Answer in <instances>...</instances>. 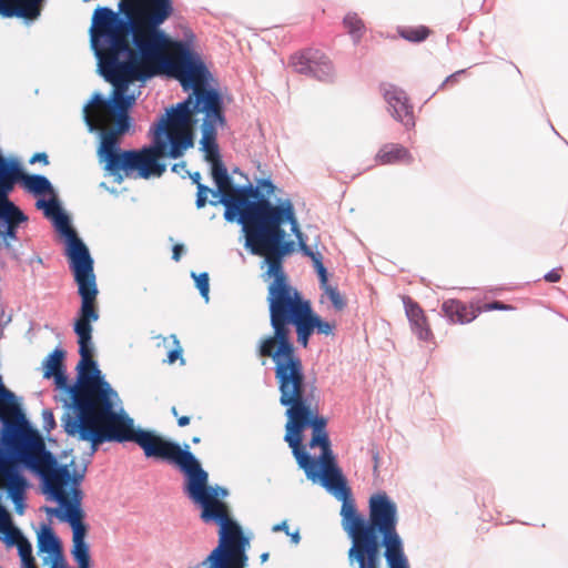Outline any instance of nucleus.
<instances>
[{
  "label": "nucleus",
  "instance_id": "25",
  "mask_svg": "<svg viewBox=\"0 0 568 568\" xmlns=\"http://www.w3.org/2000/svg\"><path fill=\"white\" fill-rule=\"evenodd\" d=\"M0 530L6 535L9 545H18L24 539L21 531L13 527L10 521L8 511L0 506Z\"/></svg>",
  "mask_w": 568,
  "mask_h": 568
},
{
  "label": "nucleus",
  "instance_id": "6",
  "mask_svg": "<svg viewBox=\"0 0 568 568\" xmlns=\"http://www.w3.org/2000/svg\"><path fill=\"white\" fill-rule=\"evenodd\" d=\"M202 118V150L205 152V160L212 163V178L221 193L220 201H211L212 205L223 204L225 207L224 217L229 222L242 223L265 199H257L258 192L250 185L234 186L219 155L216 143L217 126L225 124L223 105L199 111Z\"/></svg>",
  "mask_w": 568,
  "mask_h": 568
},
{
  "label": "nucleus",
  "instance_id": "38",
  "mask_svg": "<svg viewBox=\"0 0 568 568\" xmlns=\"http://www.w3.org/2000/svg\"><path fill=\"white\" fill-rule=\"evenodd\" d=\"M315 270H316V272L318 274V277H320L321 288L323 290V288L329 286L331 284H328L327 271H326L324 264L321 265V266L315 267Z\"/></svg>",
  "mask_w": 568,
  "mask_h": 568
},
{
  "label": "nucleus",
  "instance_id": "41",
  "mask_svg": "<svg viewBox=\"0 0 568 568\" xmlns=\"http://www.w3.org/2000/svg\"><path fill=\"white\" fill-rule=\"evenodd\" d=\"M43 418L48 426V429L53 428L55 426L54 416L51 410H43Z\"/></svg>",
  "mask_w": 568,
  "mask_h": 568
},
{
  "label": "nucleus",
  "instance_id": "11",
  "mask_svg": "<svg viewBox=\"0 0 568 568\" xmlns=\"http://www.w3.org/2000/svg\"><path fill=\"white\" fill-rule=\"evenodd\" d=\"M58 230L67 237V256L70 270L73 273L80 296L98 297V285L93 270V258L87 245L78 237L70 226L69 219L62 212L53 217Z\"/></svg>",
  "mask_w": 568,
  "mask_h": 568
},
{
  "label": "nucleus",
  "instance_id": "44",
  "mask_svg": "<svg viewBox=\"0 0 568 568\" xmlns=\"http://www.w3.org/2000/svg\"><path fill=\"white\" fill-rule=\"evenodd\" d=\"M183 245L182 244H175L173 246V254H172V258L174 261H179L181 258V254L183 252Z\"/></svg>",
  "mask_w": 568,
  "mask_h": 568
},
{
  "label": "nucleus",
  "instance_id": "39",
  "mask_svg": "<svg viewBox=\"0 0 568 568\" xmlns=\"http://www.w3.org/2000/svg\"><path fill=\"white\" fill-rule=\"evenodd\" d=\"M561 271H562L561 267L551 270L544 276L545 281L550 282V283L559 282L561 278Z\"/></svg>",
  "mask_w": 568,
  "mask_h": 568
},
{
  "label": "nucleus",
  "instance_id": "35",
  "mask_svg": "<svg viewBox=\"0 0 568 568\" xmlns=\"http://www.w3.org/2000/svg\"><path fill=\"white\" fill-rule=\"evenodd\" d=\"M479 308H480V313H481V312H489V311H509V310H513V306L508 305V304H504L499 301H495L491 303H486Z\"/></svg>",
  "mask_w": 568,
  "mask_h": 568
},
{
  "label": "nucleus",
  "instance_id": "36",
  "mask_svg": "<svg viewBox=\"0 0 568 568\" xmlns=\"http://www.w3.org/2000/svg\"><path fill=\"white\" fill-rule=\"evenodd\" d=\"M174 343L176 344V347L169 352L168 354V362L170 364H173L176 359L182 357V348L179 345V341L174 338Z\"/></svg>",
  "mask_w": 568,
  "mask_h": 568
},
{
  "label": "nucleus",
  "instance_id": "51",
  "mask_svg": "<svg viewBox=\"0 0 568 568\" xmlns=\"http://www.w3.org/2000/svg\"><path fill=\"white\" fill-rule=\"evenodd\" d=\"M10 321H11V316H9V317L7 318V321L4 322V324H8Z\"/></svg>",
  "mask_w": 568,
  "mask_h": 568
},
{
  "label": "nucleus",
  "instance_id": "4",
  "mask_svg": "<svg viewBox=\"0 0 568 568\" xmlns=\"http://www.w3.org/2000/svg\"><path fill=\"white\" fill-rule=\"evenodd\" d=\"M278 390L281 405L287 407L284 439L300 468L308 479L321 480L325 488L339 495L344 499L343 505L347 503L355 507L353 501L347 500L349 488L331 449L327 419L312 404L313 395L307 393L306 383Z\"/></svg>",
  "mask_w": 568,
  "mask_h": 568
},
{
  "label": "nucleus",
  "instance_id": "49",
  "mask_svg": "<svg viewBox=\"0 0 568 568\" xmlns=\"http://www.w3.org/2000/svg\"><path fill=\"white\" fill-rule=\"evenodd\" d=\"M23 568H37V565L34 562V564H30V565L23 566Z\"/></svg>",
  "mask_w": 568,
  "mask_h": 568
},
{
  "label": "nucleus",
  "instance_id": "33",
  "mask_svg": "<svg viewBox=\"0 0 568 568\" xmlns=\"http://www.w3.org/2000/svg\"><path fill=\"white\" fill-rule=\"evenodd\" d=\"M251 186L254 189L253 185H251ZM258 189H262L263 191H265L266 195L270 196L274 193L275 185L270 180L263 179L258 182L257 187H255V190H258ZM257 192H258L257 199H253L252 201H257L260 199H264V196H261L260 191H257ZM265 200H267L272 205H274L267 197H265ZM278 204H280V202L276 205H278Z\"/></svg>",
  "mask_w": 568,
  "mask_h": 568
},
{
  "label": "nucleus",
  "instance_id": "50",
  "mask_svg": "<svg viewBox=\"0 0 568 568\" xmlns=\"http://www.w3.org/2000/svg\"><path fill=\"white\" fill-rule=\"evenodd\" d=\"M192 442H193L194 444H197V443H200V438H199V437H193Z\"/></svg>",
  "mask_w": 568,
  "mask_h": 568
},
{
  "label": "nucleus",
  "instance_id": "47",
  "mask_svg": "<svg viewBox=\"0 0 568 568\" xmlns=\"http://www.w3.org/2000/svg\"><path fill=\"white\" fill-rule=\"evenodd\" d=\"M268 557H270V554H268V552H263V554L260 556L261 562H265V561H267Z\"/></svg>",
  "mask_w": 568,
  "mask_h": 568
},
{
  "label": "nucleus",
  "instance_id": "9",
  "mask_svg": "<svg viewBox=\"0 0 568 568\" xmlns=\"http://www.w3.org/2000/svg\"><path fill=\"white\" fill-rule=\"evenodd\" d=\"M173 6V0H120L119 17L110 8L99 7L94 10L90 29L91 47L94 53L108 48L130 32L163 16L164 10Z\"/></svg>",
  "mask_w": 568,
  "mask_h": 568
},
{
  "label": "nucleus",
  "instance_id": "31",
  "mask_svg": "<svg viewBox=\"0 0 568 568\" xmlns=\"http://www.w3.org/2000/svg\"><path fill=\"white\" fill-rule=\"evenodd\" d=\"M37 206L40 209H44V214L49 217H54L61 212L59 204L54 200H39L37 202Z\"/></svg>",
  "mask_w": 568,
  "mask_h": 568
},
{
  "label": "nucleus",
  "instance_id": "30",
  "mask_svg": "<svg viewBox=\"0 0 568 568\" xmlns=\"http://www.w3.org/2000/svg\"><path fill=\"white\" fill-rule=\"evenodd\" d=\"M21 557L22 566H27L30 564H34V558L32 556V546L28 541L27 538L21 540L18 545H16Z\"/></svg>",
  "mask_w": 568,
  "mask_h": 568
},
{
  "label": "nucleus",
  "instance_id": "48",
  "mask_svg": "<svg viewBox=\"0 0 568 568\" xmlns=\"http://www.w3.org/2000/svg\"><path fill=\"white\" fill-rule=\"evenodd\" d=\"M374 460H375L374 469L376 470L377 469V463H378V455L377 454L374 455Z\"/></svg>",
  "mask_w": 568,
  "mask_h": 568
},
{
  "label": "nucleus",
  "instance_id": "28",
  "mask_svg": "<svg viewBox=\"0 0 568 568\" xmlns=\"http://www.w3.org/2000/svg\"><path fill=\"white\" fill-rule=\"evenodd\" d=\"M311 62V49H307L291 55L288 63L295 72L306 75V73H310Z\"/></svg>",
  "mask_w": 568,
  "mask_h": 568
},
{
  "label": "nucleus",
  "instance_id": "13",
  "mask_svg": "<svg viewBox=\"0 0 568 568\" xmlns=\"http://www.w3.org/2000/svg\"><path fill=\"white\" fill-rule=\"evenodd\" d=\"M8 455L0 448V489H6L9 497L16 505L19 514L23 513L24 490L28 486L27 479L18 469V457L11 454L6 447Z\"/></svg>",
  "mask_w": 568,
  "mask_h": 568
},
{
  "label": "nucleus",
  "instance_id": "34",
  "mask_svg": "<svg viewBox=\"0 0 568 568\" xmlns=\"http://www.w3.org/2000/svg\"><path fill=\"white\" fill-rule=\"evenodd\" d=\"M274 531H284L287 536L291 537L293 544L297 545L300 542V532L296 530L294 532L290 531L288 525L286 521H282L273 527Z\"/></svg>",
  "mask_w": 568,
  "mask_h": 568
},
{
  "label": "nucleus",
  "instance_id": "37",
  "mask_svg": "<svg viewBox=\"0 0 568 568\" xmlns=\"http://www.w3.org/2000/svg\"><path fill=\"white\" fill-rule=\"evenodd\" d=\"M315 270H316V272L318 274V277H320L321 288L323 290V288L329 286L331 284H328L327 271H326L324 264L321 265V266L315 267Z\"/></svg>",
  "mask_w": 568,
  "mask_h": 568
},
{
  "label": "nucleus",
  "instance_id": "16",
  "mask_svg": "<svg viewBox=\"0 0 568 568\" xmlns=\"http://www.w3.org/2000/svg\"><path fill=\"white\" fill-rule=\"evenodd\" d=\"M351 561L355 560L359 568H377L379 561V542L369 532L356 535L354 545L348 550Z\"/></svg>",
  "mask_w": 568,
  "mask_h": 568
},
{
  "label": "nucleus",
  "instance_id": "14",
  "mask_svg": "<svg viewBox=\"0 0 568 568\" xmlns=\"http://www.w3.org/2000/svg\"><path fill=\"white\" fill-rule=\"evenodd\" d=\"M381 92L389 106L393 118L406 129H413L415 126L414 108L406 92L390 83L381 84Z\"/></svg>",
  "mask_w": 568,
  "mask_h": 568
},
{
  "label": "nucleus",
  "instance_id": "46",
  "mask_svg": "<svg viewBox=\"0 0 568 568\" xmlns=\"http://www.w3.org/2000/svg\"><path fill=\"white\" fill-rule=\"evenodd\" d=\"M462 72H463V71H458V72H456V73H454V74H452V75L447 77V79L444 81V85H445V84H447V83H449L450 81H453V79H454L456 75L460 74Z\"/></svg>",
  "mask_w": 568,
  "mask_h": 568
},
{
  "label": "nucleus",
  "instance_id": "21",
  "mask_svg": "<svg viewBox=\"0 0 568 568\" xmlns=\"http://www.w3.org/2000/svg\"><path fill=\"white\" fill-rule=\"evenodd\" d=\"M312 62L310 68L308 77L316 78L318 80H327L332 77L334 68L328 57L316 49H311Z\"/></svg>",
  "mask_w": 568,
  "mask_h": 568
},
{
  "label": "nucleus",
  "instance_id": "2",
  "mask_svg": "<svg viewBox=\"0 0 568 568\" xmlns=\"http://www.w3.org/2000/svg\"><path fill=\"white\" fill-rule=\"evenodd\" d=\"M81 297V306L74 323L81 359L77 365L78 376L73 385L68 384L63 369L65 352L54 348L42 362L43 377L53 378L60 390V400L65 407L61 424L65 434L90 445L94 454L103 443L133 442L146 457L166 460L184 474L183 491L190 499L200 498L201 490L215 488L209 485V474L196 457L176 443L169 442L151 430L135 428L134 420L124 410H116L118 393L104 381L93 359L92 322L99 320L97 297Z\"/></svg>",
  "mask_w": 568,
  "mask_h": 568
},
{
  "label": "nucleus",
  "instance_id": "23",
  "mask_svg": "<svg viewBox=\"0 0 568 568\" xmlns=\"http://www.w3.org/2000/svg\"><path fill=\"white\" fill-rule=\"evenodd\" d=\"M38 547L40 551L52 555H61L62 548L59 539L49 526H43L38 534Z\"/></svg>",
  "mask_w": 568,
  "mask_h": 568
},
{
  "label": "nucleus",
  "instance_id": "45",
  "mask_svg": "<svg viewBox=\"0 0 568 568\" xmlns=\"http://www.w3.org/2000/svg\"><path fill=\"white\" fill-rule=\"evenodd\" d=\"M185 166H186L185 162L175 163L172 166V171L175 173H181V172L185 171Z\"/></svg>",
  "mask_w": 568,
  "mask_h": 568
},
{
  "label": "nucleus",
  "instance_id": "18",
  "mask_svg": "<svg viewBox=\"0 0 568 568\" xmlns=\"http://www.w3.org/2000/svg\"><path fill=\"white\" fill-rule=\"evenodd\" d=\"M44 0H0V16L3 18L37 19Z\"/></svg>",
  "mask_w": 568,
  "mask_h": 568
},
{
  "label": "nucleus",
  "instance_id": "42",
  "mask_svg": "<svg viewBox=\"0 0 568 568\" xmlns=\"http://www.w3.org/2000/svg\"><path fill=\"white\" fill-rule=\"evenodd\" d=\"M53 557V562H52V567L51 568H68L64 559H63V556L62 554L59 556V555H52Z\"/></svg>",
  "mask_w": 568,
  "mask_h": 568
},
{
  "label": "nucleus",
  "instance_id": "15",
  "mask_svg": "<svg viewBox=\"0 0 568 568\" xmlns=\"http://www.w3.org/2000/svg\"><path fill=\"white\" fill-rule=\"evenodd\" d=\"M28 220L27 215L4 195L0 197V237L7 248L18 240V227Z\"/></svg>",
  "mask_w": 568,
  "mask_h": 568
},
{
  "label": "nucleus",
  "instance_id": "8",
  "mask_svg": "<svg viewBox=\"0 0 568 568\" xmlns=\"http://www.w3.org/2000/svg\"><path fill=\"white\" fill-rule=\"evenodd\" d=\"M342 526L352 539L369 532L379 542V535L385 546V558L389 568H408L404 555L402 540L396 531L397 509L396 505L385 493L375 494L369 499V516L366 520L351 504H344L341 508Z\"/></svg>",
  "mask_w": 568,
  "mask_h": 568
},
{
  "label": "nucleus",
  "instance_id": "10",
  "mask_svg": "<svg viewBox=\"0 0 568 568\" xmlns=\"http://www.w3.org/2000/svg\"><path fill=\"white\" fill-rule=\"evenodd\" d=\"M284 224H290L291 231L298 241L301 252L312 260L314 267L323 265L322 254L313 252L306 244L304 234L300 230L294 205L290 199L281 200L278 205H272L266 200L256 206L250 216L241 223L246 246L252 251V242H250L252 237L265 235L267 232L275 230L280 234L278 245L291 243L294 252L295 243L286 239V232L282 227Z\"/></svg>",
  "mask_w": 568,
  "mask_h": 568
},
{
  "label": "nucleus",
  "instance_id": "22",
  "mask_svg": "<svg viewBox=\"0 0 568 568\" xmlns=\"http://www.w3.org/2000/svg\"><path fill=\"white\" fill-rule=\"evenodd\" d=\"M87 529L78 528L72 535L71 554L78 564V568H90L89 545L85 542Z\"/></svg>",
  "mask_w": 568,
  "mask_h": 568
},
{
  "label": "nucleus",
  "instance_id": "43",
  "mask_svg": "<svg viewBox=\"0 0 568 568\" xmlns=\"http://www.w3.org/2000/svg\"><path fill=\"white\" fill-rule=\"evenodd\" d=\"M37 161L43 162L44 164L49 163L48 155L45 153H36L30 160L31 163H34Z\"/></svg>",
  "mask_w": 568,
  "mask_h": 568
},
{
  "label": "nucleus",
  "instance_id": "1",
  "mask_svg": "<svg viewBox=\"0 0 568 568\" xmlns=\"http://www.w3.org/2000/svg\"><path fill=\"white\" fill-rule=\"evenodd\" d=\"M173 12L171 6L131 31L132 47L123 37L95 54L113 91L109 100L94 93L83 118L90 131H101L97 155L118 183L161 176L160 159L181 158L194 145L199 111L223 105L200 57L160 30Z\"/></svg>",
  "mask_w": 568,
  "mask_h": 568
},
{
  "label": "nucleus",
  "instance_id": "26",
  "mask_svg": "<svg viewBox=\"0 0 568 568\" xmlns=\"http://www.w3.org/2000/svg\"><path fill=\"white\" fill-rule=\"evenodd\" d=\"M397 32L399 37L414 43L423 42L432 34V30L425 26L402 27Z\"/></svg>",
  "mask_w": 568,
  "mask_h": 568
},
{
  "label": "nucleus",
  "instance_id": "19",
  "mask_svg": "<svg viewBox=\"0 0 568 568\" xmlns=\"http://www.w3.org/2000/svg\"><path fill=\"white\" fill-rule=\"evenodd\" d=\"M442 312L449 323L464 325L473 322L480 313V308L456 298H449L443 302Z\"/></svg>",
  "mask_w": 568,
  "mask_h": 568
},
{
  "label": "nucleus",
  "instance_id": "3",
  "mask_svg": "<svg viewBox=\"0 0 568 568\" xmlns=\"http://www.w3.org/2000/svg\"><path fill=\"white\" fill-rule=\"evenodd\" d=\"M280 234L273 230L265 235L252 237V253L263 256L267 264V275L273 281L267 287L271 335L263 336L256 346L261 358H271L278 389L303 384L304 367L291 338L290 325H294L297 342L306 347L314 334L334 335L336 323L325 321L316 314L308 300L290 285L283 270V260L293 253L291 243L278 245Z\"/></svg>",
  "mask_w": 568,
  "mask_h": 568
},
{
  "label": "nucleus",
  "instance_id": "20",
  "mask_svg": "<svg viewBox=\"0 0 568 568\" xmlns=\"http://www.w3.org/2000/svg\"><path fill=\"white\" fill-rule=\"evenodd\" d=\"M378 165L389 164H409L413 162V156L407 148L398 143H386L381 146L374 158Z\"/></svg>",
  "mask_w": 568,
  "mask_h": 568
},
{
  "label": "nucleus",
  "instance_id": "5",
  "mask_svg": "<svg viewBox=\"0 0 568 568\" xmlns=\"http://www.w3.org/2000/svg\"><path fill=\"white\" fill-rule=\"evenodd\" d=\"M0 443L42 477L47 490L65 507V517L72 531H77L78 528L87 529L82 523L81 490L78 488L82 476L72 478L68 466L57 467V460L45 449L40 434L23 419L6 422L1 429Z\"/></svg>",
  "mask_w": 568,
  "mask_h": 568
},
{
  "label": "nucleus",
  "instance_id": "24",
  "mask_svg": "<svg viewBox=\"0 0 568 568\" xmlns=\"http://www.w3.org/2000/svg\"><path fill=\"white\" fill-rule=\"evenodd\" d=\"M189 175H190V179L192 180V182L194 184H196L197 192H196L195 205L197 209H202L206 205L209 194H212V196L214 197L213 201L221 200V193L219 192V190L213 191L209 186L201 183L200 172L189 173Z\"/></svg>",
  "mask_w": 568,
  "mask_h": 568
},
{
  "label": "nucleus",
  "instance_id": "29",
  "mask_svg": "<svg viewBox=\"0 0 568 568\" xmlns=\"http://www.w3.org/2000/svg\"><path fill=\"white\" fill-rule=\"evenodd\" d=\"M324 295L329 300L333 307L337 312H342L346 307V300L335 286L323 288Z\"/></svg>",
  "mask_w": 568,
  "mask_h": 568
},
{
  "label": "nucleus",
  "instance_id": "12",
  "mask_svg": "<svg viewBox=\"0 0 568 568\" xmlns=\"http://www.w3.org/2000/svg\"><path fill=\"white\" fill-rule=\"evenodd\" d=\"M22 181L24 187L34 194H44L52 191L51 183L42 175H28L17 163L8 162L0 154V197L9 199L16 182Z\"/></svg>",
  "mask_w": 568,
  "mask_h": 568
},
{
  "label": "nucleus",
  "instance_id": "32",
  "mask_svg": "<svg viewBox=\"0 0 568 568\" xmlns=\"http://www.w3.org/2000/svg\"><path fill=\"white\" fill-rule=\"evenodd\" d=\"M193 277L195 278V284H196V287L199 288L201 295L207 301L209 300V291H210L209 274L201 273L197 276H195V274H193Z\"/></svg>",
  "mask_w": 568,
  "mask_h": 568
},
{
  "label": "nucleus",
  "instance_id": "7",
  "mask_svg": "<svg viewBox=\"0 0 568 568\" xmlns=\"http://www.w3.org/2000/svg\"><path fill=\"white\" fill-rule=\"evenodd\" d=\"M227 495L223 487L201 490L200 498L190 499L201 507L200 518L205 524L220 526L219 545L200 564L201 568H246L248 539L232 519L229 506L221 500Z\"/></svg>",
  "mask_w": 568,
  "mask_h": 568
},
{
  "label": "nucleus",
  "instance_id": "17",
  "mask_svg": "<svg viewBox=\"0 0 568 568\" xmlns=\"http://www.w3.org/2000/svg\"><path fill=\"white\" fill-rule=\"evenodd\" d=\"M403 304L405 307L406 316L409 321L412 332L424 342H430L434 338L433 331L430 328V324L428 318L420 307V305L415 302L409 296L403 297Z\"/></svg>",
  "mask_w": 568,
  "mask_h": 568
},
{
  "label": "nucleus",
  "instance_id": "40",
  "mask_svg": "<svg viewBox=\"0 0 568 568\" xmlns=\"http://www.w3.org/2000/svg\"><path fill=\"white\" fill-rule=\"evenodd\" d=\"M171 413L173 414V416H175L178 418V425L180 427H185V426H187L190 424L191 417L186 416V415L179 416V413H178V409H176L175 406H173L171 408Z\"/></svg>",
  "mask_w": 568,
  "mask_h": 568
},
{
  "label": "nucleus",
  "instance_id": "27",
  "mask_svg": "<svg viewBox=\"0 0 568 568\" xmlns=\"http://www.w3.org/2000/svg\"><path fill=\"white\" fill-rule=\"evenodd\" d=\"M343 24L354 42H358L362 39L365 32V24L357 13H347L343 20Z\"/></svg>",
  "mask_w": 568,
  "mask_h": 568
}]
</instances>
